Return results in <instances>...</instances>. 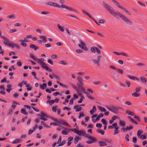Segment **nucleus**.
<instances>
[{
  "instance_id": "obj_1",
  "label": "nucleus",
  "mask_w": 147,
  "mask_h": 147,
  "mask_svg": "<svg viewBox=\"0 0 147 147\" xmlns=\"http://www.w3.org/2000/svg\"><path fill=\"white\" fill-rule=\"evenodd\" d=\"M48 5L50 6L57 7L59 8H61V7L67 9L69 11L72 12H76V10L70 7L67 6L63 4H61V5H60L59 4H57L56 3L53 2H49L47 3Z\"/></svg>"
},
{
  "instance_id": "obj_2",
  "label": "nucleus",
  "mask_w": 147,
  "mask_h": 147,
  "mask_svg": "<svg viewBox=\"0 0 147 147\" xmlns=\"http://www.w3.org/2000/svg\"><path fill=\"white\" fill-rule=\"evenodd\" d=\"M102 3L103 4V7L111 14L113 16L115 17H116V16L117 15V13L118 12H115L113 10V7L106 2L103 1Z\"/></svg>"
},
{
  "instance_id": "obj_3",
  "label": "nucleus",
  "mask_w": 147,
  "mask_h": 147,
  "mask_svg": "<svg viewBox=\"0 0 147 147\" xmlns=\"http://www.w3.org/2000/svg\"><path fill=\"white\" fill-rule=\"evenodd\" d=\"M117 15V16H119L122 20L125 22L127 24L130 25L133 24V22L129 19L122 14L120 13H118Z\"/></svg>"
},
{
  "instance_id": "obj_4",
  "label": "nucleus",
  "mask_w": 147,
  "mask_h": 147,
  "mask_svg": "<svg viewBox=\"0 0 147 147\" xmlns=\"http://www.w3.org/2000/svg\"><path fill=\"white\" fill-rule=\"evenodd\" d=\"M107 108L109 111H111L112 112L115 114H117L118 113V111L119 109H122V108L118 107H116L115 106H111L110 107L107 106Z\"/></svg>"
},
{
  "instance_id": "obj_5",
  "label": "nucleus",
  "mask_w": 147,
  "mask_h": 147,
  "mask_svg": "<svg viewBox=\"0 0 147 147\" xmlns=\"http://www.w3.org/2000/svg\"><path fill=\"white\" fill-rule=\"evenodd\" d=\"M85 137L88 139H90L91 140H88L86 142V143L88 144H92L94 143V142L96 141L97 140L95 138H93L91 136H89V134H87L86 133L85 134Z\"/></svg>"
},
{
  "instance_id": "obj_6",
  "label": "nucleus",
  "mask_w": 147,
  "mask_h": 147,
  "mask_svg": "<svg viewBox=\"0 0 147 147\" xmlns=\"http://www.w3.org/2000/svg\"><path fill=\"white\" fill-rule=\"evenodd\" d=\"M40 114H37V116L38 117H41L40 118H38V119H40L45 121H47V119L46 118H48L49 117L43 112H41Z\"/></svg>"
},
{
  "instance_id": "obj_7",
  "label": "nucleus",
  "mask_w": 147,
  "mask_h": 147,
  "mask_svg": "<svg viewBox=\"0 0 147 147\" xmlns=\"http://www.w3.org/2000/svg\"><path fill=\"white\" fill-rule=\"evenodd\" d=\"M3 43L6 45L10 47H11L13 48H14V47H16L18 49H19L20 48V47L18 45L14 43L11 42L10 43H8L5 41H4Z\"/></svg>"
},
{
  "instance_id": "obj_8",
  "label": "nucleus",
  "mask_w": 147,
  "mask_h": 147,
  "mask_svg": "<svg viewBox=\"0 0 147 147\" xmlns=\"http://www.w3.org/2000/svg\"><path fill=\"white\" fill-rule=\"evenodd\" d=\"M79 41L81 45L79 44L78 45V46L83 50L85 51H88V49L86 47V44L81 40H80Z\"/></svg>"
},
{
  "instance_id": "obj_9",
  "label": "nucleus",
  "mask_w": 147,
  "mask_h": 147,
  "mask_svg": "<svg viewBox=\"0 0 147 147\" xmlns=\"http://www.w3.org/2000/svg\"><path fill=\"white\" fill-rule=\"evenodd\" d=\"M101 57L102 56L101 55H99L97 57L96 60L95 59H92V61L94 63L96 64L97 65H99V63L100 61V59L101 58Z\"/></svg>"
},
{
  "instance_id": "obj_10",
  "label": "nucleus",
  "mask_w": 147,
  "mask_h": 147,
  "mask_svg": "<svg viewBox=\"0 0 147 147\" xmlns=\"http://www.w3.org/2000/svg\"><path fill=\"white\" fill-rule=\"evenodd\" d=\"M36 61H37L38 63L41 65V67L42 68V66L45 67V65H47V64L43 62L40 59L37 58Z\"/></svg>"
},
{
  "instance_id": "obj_11",
  "label": "nucleus",
  "mask_w": 147,
  "mask_h": 147,
  "mask_svg": "<svg viewBox=\"0 0 147 147\" xmlns=\"http://www.w3.org/2000/svg\"><path fill=\"white\" fill-rule=\"evenodd\" d=\"M56 121V122H57L61 124V125H68V123L64 121L63 120H60L59 121H58V120H55Z\"/></svg>"
},
{
  "instance_id": "obj_12",
  "label": "nucleus",
  "mask_w": 147,
  "mask_h": 147,
  "mask_svg": "<svg viewBox=\"0 0 147 147\" xmlns=\"http://www.w3.org/2000/svg\"><path fill=\"white\" fill-rule=\"evenodd\" d=\"M30 48L34 49V51H36L39 49L38 47L34 44H30Z\"/></svg>"
},
{
  "instance_id": "obj_13",
  "label": "nucleus",
  "mask_w": 147,
  "mask_h": 147,
  "mask_svg": "<svg viewBox=\"0 0 147 147\" xmlns=\"http://www.w3.org/2000/svg\"><path fill=\"white\" fill-rule=\"evenodd\" d=\"M77 79L80 83L79 85L83 86V80L80 77H78Z\"/></svg>"
},
{
  "instance_id": "obj_14",
  "label": "nucleus",
  "mask_w": 147,
  "mask_h": 147,
  "mask_svg": "<svg viewBox=\"0 0 147 147\" xmlns=\"http://www.w3.org/2000/svg\"><path fill=\"white\" fill-rule=\"evenodd\" d=\"M18 41L20 43V45L21 46L24 47H26V43L23 41L22 39L19 40Z\"/></svg>"
},
{
  "instance_id": "obj_15",
  "label": "nucleus",
  "mask_w": 147,
  "mask_h": 147,
  "mask_svg": "<svg viewBox=\"0 0 147 147\" xmlns=\"http://www.w3.org/2000/svg\"><path fill=\"white\" fill-rule=\"evenodd\" d=\"M98 145L100 146H102L107 145V144L105 142L100 141L98 142Z\"/></svg>"
},
{
  "instance_id": "obj_16",
  "label": "nucleus",
  "mask_w": 147,
  "mask_h": 147,
  "mask_svg": "<svg viewBox=\"0 0 147 147\" xmlns=\"http://www.w3.org/2000/svg\"><path fill=\"white\" fill-rule=\"evenodd\" d=\"M81 139V138L80 137L76 136L74 139V144H77L78 142V141L80 140Z\"/></svg>"
},
{
  "instance_id": "obj_17",
  "label": "nucleus",
  "mask_w": 147,
  "mask_h": 147,
  "mask_svg": "<svg viewBox=\"0 0 147 147\" xmlns=\"http://www.w3.org/2000/svg\"><path fill=\"white\" fill-rule=\"evenodd\" d=\"M96 106H93L92 109L90 111V114H93L94 112H95L96 111Z\"/></svg>"
},
{
  "instance_id": "obj_18",
  "label": "nucleus",
  "mask_w": 147,
  "mask_h": 147,
  "mask_svg": "<svg viewBox=\"0 0 147 147\" xmlns=\"http://www.w3.org/2000/svg\"><path fill=\"white\" fill-rule=\"evenodd\" d=\"M74 109H76V112H79L81 110L82 108L81 107H79L78 105H76L74 107Z\"/></svg>"
},
{
  "instance_id": "obj_19",
  "label": "nucleus",
  "mask_w": 147,
  "mask_h": 147,
  "mask_svg": "<svg viewBox=\"0 0 147 147\" xmlns=\"http://www.w3.org/2000/svg\"><path fill=\"white\" fill-rule=\"evenodd\" d=\"M22 140L21 139H18L14 140L11 143L13 144H17L20 142Z\"/></svg>"
},
{
  "instance_id": "obj_20",
  "label": "nucleus",
  "mask_w": 147,
  "mask_h": 147,
  "mask_svg": "<svg viewBox=\"0 0 147 147\" xmlns=\"http://www.w3.org/2000/svg\"><path fill=\"white\" fill-rule=\"evenodd\" d=\"M85 134H86V132L84 131H83L82 130H79L77 134L79 136H85Z\"/></svg>"
},
{
  "instance_id": "obj_21",
  "label": "nucleus",
  "mask_w": 147,
  "mask_h": 147,
  "mask_svg": "<svg viewBox=\"0 0 147 147\" xmlns=\"http://www.w3.org/2000/svg\"><path fill=\"white\" fill-rule=\"evenodd\" d=\"M39 38L42 39L43 42H45L47 41V40L45 36H40L39 37Z\"/></svg>"
},
{
  "instance_id": "obj_22",
  "label": "nucleus",
  "mask_w": 147,
  "mask_h": 147,
  "mask_svg": "<svg viewBox=\"0 0 147 147\" xmlns=\"http://www.w3.org/2000/svg\"><path fill=\"white\" fill-rule=\"evenodd\" d=\"M127 118L129 119V121L130 122H132V123H135L136 124H138V123L137 122H136V121L134 120L133 119L131 118V117L130 116H128L127 117Z\"/></svg>"
},
{
  "instance_id": "obj_23",
  "label": "nucleus",
  "mask_w": 147,
  "mask_h": 147,
  "mask_svg": "<svg viewBox=\"0 0 147 147\" xmlns=\"http://www.w3.org/2000/svg\"><path fill=\"white\" fill-rule=\"evenodd\" d=\"M47 84L45 83H43L42 85H40V88L42 90L45 89L46 88Z\"/></svg>"
},
{
  "instance_id": "obj_24",
  "label": "nucleus",
  "mask_w": 147,
  "mask_h": 147,
  "mask_svg": "<svg viewBox=\"0 0 147 147\" xmlns=\"http://www.w3.org/2000/svg\"><path fill=\"white\" fill-rule=\"evenodd\" d=\"M21 112L25 115H28V113L26 112V110L24 109H21Z\"/></svg>"
},
{
  "instance_id": "obj_25",
  "label": "nucleus",
  "mask_w": 147,
  "mask_h": 147,
  "mask_svg": "<svg viewBox=\"0 0 147 147\" xmlns=\"http://www.w3.org/2000/svg\"><path fill=\"white\" fill-rule=\"evenodd\" d=\"M119 123L121 126L122 127H125L126 123L125 122L120 120Z\"/></svg>"
},
{
  "instance_id": "obj_26",
  "label": "nucleus",
  "mask_w": 147,
  "mask_h": 147,
  "mask_svg": "<svg viewBox=\"0 0 147 147\" xmlns=\"http://www.w3.org/2000/svg\"><path fill=\"white\" fill-rule=\"evenodd\" d=\"M42 67L43 68L45 69H46V70H47V71H49L50 72H52V70L51 69L49 68L48 67H47V65H45V67H43V66H42Z\"/></svg>"
},
{
  "instance_id": "obj_27",
  "label": "nucleus",
  "mask_w": 147,
  "mask_h": 147,
  "mask_svg": "<svg viewBox=\"0 0 147 147\" xmlns=\"http://www.w3.org/2000/svg\"><path fill=\"white\" fill-rule=\"evenodd\" d=\"M82 12L83 13L86 15L87 16H89L91 18L93 19V18L90 16V15L89 13H88L87 12L85 11L84 10H82Z\"/></svg>"
},
{
  "instance_id": "obj_28",
  "label": "nucleus",
  "mask_w": 147,
  "mask_h": 147,
  "mask_svg": "<svg viewBox=\"0 0 147 147\" xmlns=\"http://www.w3.org/2000/svg\"><path fill=\"white\" fill-rule=\"evenodd\" d=\"M120 7L121 8V9H122L124 11H125L126 13L128 14H129L130 15H131V13L129 11H128L127 10H126L125 8H124L122 7Z\"/></svg>"
},
{
  "instance_id": "obj_29",
  "label": "nucleus",
  "mask_w": 147,
  "mask_h": 147,
  "mask_svg": "<svg viewBox=\"0 0 147 147\" xmlns=\"http://www.w3.org/2000/svg\"><path fill=\"white\" fill-rule=\"evenodd\" d=\"M96 132L98 133L101 134L102 135H103L105 134L104 131L101 129H97L96 130Z\"/></svg>"
},
{
  "instance_id": "obj_30",
  "label": "nucleus",
  "mask_w": 147,
  "mask_h": 147,
  "mask_svg": "<svg viewBox=\"0 0 147 147\" xmlns=\"http://www.w3.org/2000/svg\"><path fill=\"white\" fill-rule=\"evenodd\" d=\"M132 96L134 97H137L140 96V95L139 94L136 92H135L132 94Z\"/></svg>"
},
{
  "instance_id": "obj_31",
  "label": "nucleus",
  "mask_w": 147,
  "mask_h": 147,
  "mask_svg": "<svg viewBox=\"0 0 147 147\" xmlns=\"http://www.w3.org/2000/svg\"><path fill=\"white\" fill-rule=\"evenodd\" d=\"M16 18V16L14 15H10L7 16V18L9 19H13Z\"/></svg>"
},
{
  "instance_id": "obj_32",
  "label": "nucleus",
  "mask_w": 147,
  "mask_h": 147,
  "mask_svg": "<svg viewBox=\"0 0 147 147\" xmlns=\"http://www.w3.org/2000/svg\"><path fill=\"white\" fill-rule=\"evenodd\" d=\"M66 143V142L65 140H63L62 142L59 145L57 146V147L59 146H62L64 145Z\"/></svg>"
},
{
  "instance_id": "obj_33",
  "label": "nucleus",
  "mask_w": 147,
  "mask_h": 147,
  "mask_svg": "<svg viewBox=\"0 0 147 147\" xmlns=\"http://www.w3.org/2000/svg\"><path fill=\"white\" fill-rule=\"evenodd\" d=\"M141 81L144 83H145L146 82V78L143 77H141L140 78Z\"/></svg>"
},
{
  "instance_id": "obj_34",
  "label": "nucleus",
  "mask_w": 147,
  "mask_h": 147,
  "mask_svg": "<svg viewBox=\"0 0 147 147\" xmlns=\"http://www.w3.org/2000/svg\"><path fill=\"white\" fill-rule=\"evenodd\" d=\"M101 122L102 123L103 125H107V122L106 121L105 119H102L101 120Z\"/></svg>"
},
{
  "instance_id": "obj_35",
  "label": "nucleus",
  "mask_w": 147,
  "mask_h": 147,
  "mask_svg": "<svg viewBox=\"0 0 147 147\" xmlns=\"http://www.w3.org/2000/svg\"><path fill=\"white\" fill-rule=\"evenodd\" d=\"M57 26L59 30L61 31L62 32H63L64 31V29L63 28V27H62L61 26L58 24H57Z\"/></svg>"
},
{
  "instance_id": "obj_36",
  "label": "nucleus",
  "mask_w": 147,
  "mask_h": 147,
  "mask_svg": "<svg viewBox=\"0 0 147 147\" xmlns=\"http://www.w3.org/2000/svg\"><path fill=\"white\" fill-rule=\"evenodd\" d=\"M126 112L127 113V114L129 115H131V116H133L134 115V114L133 113L131 112L130 111H129L128 110H126Z\"/></svg>"
},
{
  "instance_id": "obj_37",
  "label": "nucleus",
  "mask_w": 147,
  "mask_h": 147,
  "mask_svg": "<svg viewBox=\"0 0 147 147\" xmlns=\"http://www.w3.org/2000/svg\"><path fill=\"white\" fill-rule=\"evenodd\" d=\"M97 47H91L90 49L91 51L93 53H95L96 52V50Z\"/></svg>"
},
{
  "instance_id": "obj_38",
  "label": "nucleus",
  "mask_w": 147,
  "mask_h": 147,
  "mask_svg": "<svg viewBox=\"0 0 147 147\" xmlns=\"http://www.w3.org/2000/svg\"><path fill=\"white\" fill-rule=\"evenodd\" d=\"M78 87L79 89L82 90L83 92H84V91H85V89L84 88H83L82 87V86H80L79 85V84H78Z\"/></svg>"
},
{
  "instance_id": "obj_39",
  "label": "nucleus",
  "mask_w": 147,
  "mask_h": 147,
  "mask_svg": "<svg viewBox=\"0 0 147 147\" xmlns=\"http://www.w3.org/2000/svg\"><path fill=\"white\" fill-rule=\"evenodd\" d=\"M70 130L71 131H72L74 132L76 134H78L79 131L76 128H74V129H71Z\"/></svg>"
},
{
  "instance_id": "obj_40",
  "label": "nucleus",
  "mask_w": 147,
  "mask_h": 147,
  "mask_svg": "<svg viewBox=\"0 0 147 147\" xmlns=\"http://www.w3.org/2000/svg\"><path fill=\"white\" fill-rule=\"evenodd\" d=\"M98 109L101 112H106V110L105 108L100 107H99Z\"/></svg>"
},
{
  "instance_id": "obj_41",
  "label": "nucleus",
  "mask_w": 147,
  "mask_h": 147,
  "mask_svg": "<svg viewBox=\"0 0 147 147\" xmlns=\"http://www.w3.org/2000/svg\"><path fill=\"white\" fill-rule=\"evenodd\" d=\"M69 132L68 131L63 130L61 132V134L63 135H67L68 134Z\"/></svg>"
},
{
  "instance_id": "obj_42",
  "label": "nucleus",
  "mask_w": 147,
  "mask_h": 147,
  "mask_svg": "<svg viewBox=\"0 0 147 147\" xmlns=\"http://www.w3.org/2000/svg\"><path fill=\"white\" fill-rule=\"evenodd\" d=\"M105 140L106 142L110 144L112 143L113 142V141L111 139H105Z\"/></svg>"
},
{
  "instance_id": "obj_43",
  "label": "nucleus",
  "mask_w": 147,
  "mask_h": 147,
  "mask_svg": "<svg viewBox=\"0 0 147 147\" xmlns=\"http://www.w3.org/2000/svg\"><path fill=\"white\" fill-rule=\"evenodd\" d=\"M61 136H60L59 137V138L57 142V144H58V145H59L61 144Z\"/></svg>"
},
{
  "instance_id": "obj_44",
  "label": "nucleus",
  "mask_w": 147,
  "mask_h": 147,
  "mask_svg": "<svg viewBox=\"0 0 147 147\" xmlns=\"http://www.w3.org/2000/svg\"><path fill=\"white\" fill-rule=\"evenodd\" d=\"M52 75L55 78L57 79H59V77L57 75H56L54 73H53L52 74Z\"/></svg>"
},
{
  "instance_id": "obj_45",
  "label": "nucleus",
  "mask_w": 147,
  "mask_h": 147,
  "mask_svg": "<svg viewBox=\"0 0 147 147\" xmlns=\"http://www.w3.org/2000/svg\"><path fill=\"white\" fill-rule=\"evenodd\" d=\"M125 83L128 87L130 86L131 85V83L129 82L126 80L125 81Z\"/></svg>"
},
{
  "instance_id": "obj_46",
  "label": "nucleus",
  "mask_w": 147,
  "mask_h": 147,
  "mask_svg": "<svg viewBox=\"0 0 147 147\" xmlns=\"http://www.w3.org/2000/svg\"><path fill=\"white\" fill-rule=\"evenodd\" d=\"M129 136L128 134H127L125 137V140L127 142H128L129 141Z\"/></svg>"
},
{
  "instance_id": "obj_47",
  "label": "nucleus",
  "mask_w": 147,
  "mask_h": 147,
  "mask_svg": "<svg viewBox=\"0 0 147 147\" xmlns=\"http://www.w3.org/2000/svg\"><path fill=\"white\" fill-rule=\"evenodd\" d=\"M126 128H127V130L129 131L131 129H132L133 128V127L131 125H130L129 126H127Z\"/></svg>"
},
{
  "instance_id": "obj_48",
  "label": "nucleus",
  "mask_w": 147,
  "mask_h": 147,
  "mask_svg": "<svg viewBox=\"0 0 147 147\" xmlns=\"http://www.w3.org/2000/svg\"><path fill=\"white\" fill-rule=\"evenodd\" d=\"M140 138L142 140H144L146 138V137L145 135H142L140 136Z\"/></svg>"
},
{
  "instance_id": "obj_49",
  "label": "nucleus",
  "mask_w": 147,
  "mask_h": 147,
  "mask_svg": "<svg viewBox=\"0 0 147 147\" xmlns=\"http://www.w3.org/2000/svg\"><path fill=\"white\" fill-rule=\"evenodd\" d=\"M59 63L63 64V65H66L67 64V63L64 61H59Z\"/></svg>"
},
{
  "instance_id": "obj_50",
  "label": "nucleus",
  "mask_w": 147,
  "mask_h": 147,
  "mask_svg": "<svg viewBox=\"0 0 147 147\" xmlns=\"http://www.w3.org/2000/svg\"><path fill=\"white\" fill-rule=\"evenodd\" d=\"M141 88L140 87H138L136 88L135 89V91L136 92H139L141 90Z\"/></svg>"
},
{
  "instance_id": "obj_51",
  "label": "nucleus",
  "mask_w": 147,
  "mask_h": 147,
  "mask_svg": "<svg viewBox=\"0 0 147 147\" xmlns=\"http://www.w3.org/2000/svg\"><path fill=\"white\" fill-rule=\"evenodd\" d=\"M127 76L128 77V78H129L130 79H131V80H135L136 79V78L134 77V76H131L129 75Z\"/></svg>"
},
{
  "instance_id": "obj_52",
  "label": "nucleus",
  "mask_w": 147,
  "mask_h": 147,
  "mask_svg": "<svg viewBox=\"0 0 147 147\" xmlns=\"http://www.w3.org/2000/svg\"><path fill=\"white\" fill-rule=\"evenodd\" d=\"M142 133V131L141 130H139L138 131L137 135L139 137Z\"/></svg>"
},
{
  "instance_id": "obj_53",
  "label": "nucleus",
  "mask_w": 147,
  "mask_h": 147,
  "mask_svg": "<svg viewBox=\"0 0 147 147\" xmlns=\"http://www.w3.org/2000/svg\"><path fill=\"white\" fill-rule=\"evenodd\" d=\"M132 142L134 144L137 143V139L135 137H134L132 138Z\"/></svg>"
},
{
  "instance_id": "obj_54",
  "label": "nucleus",
  "mask_w": 147,
  "mask_h": 147,
  "mask_svg": "<svg viewBox=\"0 0 147 147\" xmlns=\"http://www.w3.org/2000/svg\"><path fill=\"white\" fill-rule=\"evenodd\" d=\"M57 95H59L60 96H61L62 94L61 93H59L58 92H57L55 93H54L53 94V95L55 96H56Z\"/></svg>"
},
{
  "instance_id": "obj_55",
  "label": "nucleus",
  "mask_w": 147,
  "mask_h": 147,
  "mask_svg": "<svg viewBox=\"0 0 147 147\" xmlns=\"http://www.w3.org/2000/svg\"><path fill=\"white\" fill-rule=\"evenodd\" d=\"M101 83V82L100 81H97L94 82L93 84L94 85H98L100 84Z\"/></svg>"
},
{
  "instance_id": "obj_56",
  "label": "nucleus",
  "mask_w": 147,
  "mask_h": 147,
  "mask_svg": "<svg viewBox=\"0 0 147 147\" xmlns=\"http://www.w3.org/2000/svg\"><path fill=\"white\" fill-rule=\"evenodd\" d=\"M30 57L31 58H32L35 61H36V60L37 58H35L34 56L32 54H30Z\"/></svg>"
},
{
  "instance_id": "obj_57",
  "label": "nucleus",
  "mask_w": 147,
  "mask_h": 147,
  "mask_svg": "<svg viewBox=\"0 0 147 147\" xmlns=\"http://www.w3.org/2000/svg\"><path fill=\"white\" fill-rule=\"evenodd\" d=\"M13 110L11 108L9 109V112L8 113V115H11L12 114Z\"/></svg>"
},
{
  "instance_id": "obj_58",
  "label": "nucleus",
  "mask_w": 147,
  "mask_h": 147,
  "mask_svg": "<svg viewBox=\"0 0 147 147\" xmlns=\"http://www.w3.org/2000/svg\"><path fill=\"white\" fill-rule=\"evenodd\" d=\"M78 98V96L76 94H75L73 95V98H72L74 99V100H75L76 99Z\"/></svg>"
},
{
  "instance_id": "obj_59",
  "label": "nucleus",
  "mask_w": 147,
  "mask_h": 147,
  "mask_svg": "<svg viewBox=\"0 0 147 147\" xmlns=\"http://www.w3.org/2000/svg\"><path fill=\"white\" fill-rule=\"evenodd\" d=\"M96 126L97 127L101 128L102 127V125L100 123H98L96 124Z\"/></svg>"
},
{
  "instance_id": "obj_60",
  "label": "nucleus",
  "mask_w": 147,
  "mask_h": 147,
  "mask_svg": "<svg viewBox=\"0 0 147 147\" xmlns=\"http://www.w3.org/2000/svg\"><path fill=\"white\" fill-rule=\"evenodd\" d=\"M76 51L78 53H83V51L82 50L77 49L76 50Z\"/></svg>"
},
{
  "instance_id": "obj_61",
  "label": "nucleus",
  "mask_w": 147,
  "mask_h": 147,
  "mask_svg": "<svg viewBox=\"0 0 147 147\" xmlns=\"http://www.w3.org/2000/svg\"><path fill=\"white\" fill-rule=\"evenodd\" d=\"M31 74L34 77V78L36 80H37V78H36V73L34 72V71H33L31 73Z\"/></svg>"
},
{
  "instance_id": "obj_62",
  "label": "nucleus",
  "mask_w": 147,
  "mask_h": 147,
  "mask_svg": "<svg viewBox=\"0 0 147 147\" xmlns=\"http://www.w3.org/2000/svg\"><path fill=\"white\" fill-rule=\"evenodd\" d=\"M105 22V21L103 19H101L100 20H99L98 21V23H104Z\"/></svg>"
},
{
  "instance_id": "obj_63",
  "label": "nucleus",
  "mask_w": 147,
  "mask_h": 147,
  "mask_svg": "<svg viewBox=\"0 0 147 147\" xmlns=\"http://www.w3.org/2000/svg\"><path fill=\"white\" fill-rule=\"evenodd\" d=\"M116 70L117 71V72L121 74H122L123 73L122 70H121L119 69H117Z\"/></svg>"
},
{
  "instance_id": "obj_64",
  "label": "nucleus",
  "mask_w": 147,
  "mask_h": 147,
  "mask_svg": "<svg viewBox=\"0 0 147 147\" xmlns=\"http://www.w3.org/2000/svg\"><path fill=\"white\" fill-rule=\"evenodd\" d=\"M76 147H84V145H82L80 143L77 145L76 146Z\"/></svg>"
}]
</instances>
